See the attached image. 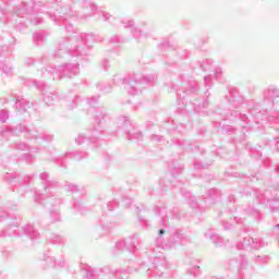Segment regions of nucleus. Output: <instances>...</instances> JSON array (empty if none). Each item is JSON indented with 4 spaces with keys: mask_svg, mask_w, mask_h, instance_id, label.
<instances>
[{
    "mask_svg": "<svg viewBox=\"0 0 279 279\" xmlns=\"http://www.w3.org/2000/svg\"><path fill=\"white\" fill-rule=\"evenodd\" d=\"M72 3H81L83 5V13L75 10L71 4L62 5V0H46L43 3L40 0H35L33 7L22 2L15 10L16 16L25 19L31 16L29 21L33 25H40L41 17L36 14L46 12L47 16L53 21L54 25H64L68 36L59 40L58 49L53 53V58H71L76 63H64L58 69L52 65H47L43 71V76L52 77V80H62V77H75L80 75V62H88L90 58V43L95 41L93 33H77L73 28L71 21H82L88 16L95 15L97 5L93 0H71Z\"/></svg>",
    "mask_w": 279,
    "mask_h": 279,
    "instance_id": "nucleus-1",
    "label": "nucleus"
},
{
    "mask_svg": "<svg viewBox=\"0 0 279 279\" xmlns=\"http://www.w3.org/2000/svg\"><path fill=\"white\" fill-rule=\"evenodd\" d=\"M165 234H167V230H158V236L155 240L157 248H151L148 253L150 266L146 268L147 278H165L169 274V269H171V264L167 262L165 253H161L160 250H173L177 245H184L189 241L182 230L169 233L167 240L163 238Z\"/></svg>",
    "mask_w": 279,
    "mask_h": 279,
    "instance_id": "nucleus-2",
    "label": "nucleus"
},
{
    "mask_svg": "<svg viewBox=\"0 0 279 279\" xmlns=\"http://www.w3.org/2000/svg\"><path fill=\"white\" fill-rule=\"evenodd\" d=\"M39 180L44 186V192L35 193V202L36 204H40L44 208H48V210H50L51 223H56L60 221V210L53 208H58L64 204V199L59 197L56 192H53L57 189H60V182L51 179L49 172H41L39 174Z\"/></svg>",
    "mask_w": 279,
    "mask_h": 279,
    "instance_id": "nucleus-3",
    "label": "nucleus"
},
{
    "mask_svg": "<svg viewBox=\"0 0 279 279\" xmlns=\"http://www.w3.org/2000/svg\"><path fill=\"white\" fill-rule=\"evenodd\" d=\"M1 221H7L8 227L0 232V239H5V236H21V234H26V236L31 238V241L40 239V233L33 227V225H27L21 229L19 228V221L12 220V218L9 217L8 211L0 209V222Z\"/></svg>",
    "mask_w": 279,
    "mask_h": 279,
    "instance_id": "nucleus-4",
    "label": "nucleus"
},
{
    "mask_svg": "<svg viewBox=\"0 0 279 279\" xmlns=\"http://www.w3.org/2000/svg\"><path fill=\"white\" fill-rule=\"evenodd\" d=\"M155 82L156 75L143 76L141 74H134L133 76L128 77H122L121 75L113 76V84H116V86H124L126 93L132 96L143 93V88Z\"/></svg>",
    "mask_w": 279,
    "mask_h": 279,
    "instance_id": "nucleus-5",
    "label": "nucleus"
},
{
    "mask_svg": "<svg viewBox=\"0 0 279 279\" xmlns=\"http://www.w3.org/2000/svg\"><path fill=\"white\" fill-rule=\"evenodd\" d=\"M94 121L95 124L92 134H78V136L75 138V143L78 145H82L83 143H95V141H97V138L104 134V130H106L108 123H110V114H108L106 109L102 107H98L94 111Z\"/></svg>",
    "mask_w": 279,
    "mask_h": 279,
    "instance_id": "nucleus-6",
    "label": "nucleus"
},
{
    "mask_svg": "<svg viewBox=\"0 0 279 279\" xmlns=\"http://www.w3.org/2000/svg\"><path fill=\"white\" fill-rule=\"evenodd\" d=\"M19 134H24L29 141H45L46 143H51L53 141V135L47 133H39L36 130H29L27 125L20 123L15 128L10 125L0 126V136L2 138H10V136H19Z\"/></svg>",
    "mask_w": 279,
    "mask_h": 279,
    "instance_id": "nucleus-7",
    "label": "nucleus"
},
{
    "mask_svg": "<svg viewBox=\"0 0 279 279\" xmlns=\"http://www.w3.org/2000/svg\"><path fill=\"white\" fill-rule=\"evenodd\" d=\"M29 82L38 88L41 93L43 101L46 104V106H56L60 101V95L53 88H51L49 85L45 84V82L41 81H27L26 86H31Z\"/></svg>",
    "mask_w": 279,
    "mask_h": 279,
    "instance_id": "nucleus-8",
    "label": "nucleus"
},
{
    "mask_svg": "<svg viewBox=\"0 0 279 279\" xmlns=\"http://www.w3.org/2000/svg\"><path fill=\"white\" fill-rule=\"evenodd\" d=\"M141 243V238L136 234L129 236L125 240H120L116 243L113 254H119V252H123V250H126L130 254H134Z\"/></svg>",
    "mask_w": 279,
    "mask_h": 279,
    "instance_id": "nucleus-9",
    "label": "nucleus"
},
{
    "mask_svg": "<svg viewBox=\"0 0 279 279\" xmlns=\"http://www.w3.org/2000/svg\"><path fill=\"white\" fill-rule=\"evenodd\" d=\"M33 175L21 177L16 172L7 173L4 175V180L12 184L15 189L13 191H17V193H23L25 191V186H29V182H32Z\"/></svg>",
    "mask_w": 279,
    "mask_h": 279,
    "instance_id": "nucleus-10",
    "label": "nucleus"
},
{
    "mask_svg": "<svg viewBox=\"0 0 279 279\" xmlns=\"http://www.w3.org/2000/svg\"><path fill=\"white\" fill-rule=\"evenodd\" d=\"M82 274L86 279H128V272L125 270H116L108 276L101 277L97 275V270L89 267L82 270Z\"/></svg>",
    "mask_w": 279,
    "mask_h": 279,
    "instance_id": "nucleus-11",
    "label": "nucleus"
},
{
    "mask_svg": "<svg viewBox=\"0 0 279 279\" xmlns=\"http://www.w3.org/2000/svg\"><path fill=\"white\" fill-rule=\"evenodd\" d=\"M260 247H265V241L260 238L254 239L246 236L243 239V242H236L235 244L236 250H245L246 252H250L251 250H260Z\"/></svg>",
    "mask_w": 279,
    "mask_h": 279,
    "instance_id": "nucleus-12",
    "label": "nucleus"
},
{
    "mask_svg": "<svg viewBox=\"0 0 279 279\" xmlns=\"http://www.w3.org/2000/svg\"><path fill=\"white\" fill-rule=\"evenodd\" d=\"M120 23L123 25L124 29H130L133 34V38L138 43H141V40H145V38H149V33L134 26V20L124 19Z\"/></svg>",
    "mask_w": 279,
    "mask_h": 279,
    "instance_id": "nucleus-13",
    "label": "nucleus"
},
{
    "mask_svg": "<svg viewBox=\"0 0 279 279\" xmlns=\"http://www.w3.org/2000/svg\"><path fill=\"white\" fill-rule=\"evenodd\" d=\"M228 267L229 269H235L239 279H243L245 267H247V258L243 254H240L239 257L229 259Z\"/></svg>",
    "mask_w": 279,
    "mask_h": 279,
    "instance_id": "nucleus-14",
    "label": "nucleus"
},
{
    "mask_svg": "<svg viewBox=\"0 0 279 279\" xmlns=\"http://www.w3.org/2000/svg\"><path fill=\"white\" fill-rule=\"evenodd\" d=\"M154 211L156 213V215H159V217H161L162 226H167L168 219H180V216L178 215V209H169L166 205L155 206Z\"/></svg>",
    "mask_w": 279,
    "mask_h": 279,
    "instance_id": "nucleus-15",
    "label": "nucleus"
},
{
    "mask_svg": "<svg viewBox=\"0 0 279 279\" xmlns=\"http://www.w3.org/2000/svg\"><path fill=\"white\" fill-rule=\"evenodd\" d=\"M264 99L271 101L272 110L279 114V90L276 87H269L264 92Z\"/></svg>",
    "mask_w": 279,
    "mask_h": 279,
    "instance_id": "nucleus-16",
    "label": "nucleus"
},
{
    "mask_svg": "<svg viewBox=\"0 0 279 279\" xmlns=\"http://www.w3.org/2000/svg\"><path fill=\"white\" fill-rule=\"evenodd\" d=\"M66 158H72L73 160H83V158H88V154L83 151L65 153L63 156L57 159L58 165L61 167H66V163L64 162Z\"/></svg>",
    "mask_w": 279,
    "mask_h": 279,
    "instance_id": "nucleus-17",
    "label": "nucleus"
},
{
    "mask_svg": "<svg viewBox=\"0 0 279 279\" xmlns=\"http://www.w3.org/2000/svg\"><path fill=\"white\" fill-rule=\"evenodd\" d=\"M14 106L17 109V112H20V114H24V112L32 110V102L23 98V96H16Z\"/></svg>",
    "mask_w": 279,
    "mask_h": 279,
    "instance_id": "nucleus-18",
    "label": "nucleus"
},
{
    "mask_svg": "<svg viewBox=\"0 0 279 279\" xmlns=\"http://www.w3.org/2000/svg\"><path fill=\"white\" fill-rule=\"evenodd\" d=\"M205 239H209V241H213V244L217 245L218 247L226 245V240L217 234L215 230H208L205 232Z\"/></svg>",
    "mask_w": 279,
    "mask_h": 279,
    "instance_id": "nucleus-19",
    "label": "nucleus"
},
{
    "mask_svg": "<svg viewBox=\"0 0 279 279\" xmlns=\"http://www.w3.org/2000/svg\"><path fill=\"white\" fill-rule=\"evenodd\" d=\"M245 215H248V217H253L256 221H260L263 219V213H260V209L256 207V205H247L246 208H244Z\"/></svg>",
    "mask_w": 279,
    "mask_h": 279,
    "instance_id": "nucleus-20",
    "label": "nucleus"
},
{
    "mask_svg": "<svg viewBox=\"0 0 279 279\" xmlns=\"http://www.w3.org/2000/svg\"><path fill=\"white\" fill-rule=\"evenodd\" d=\"M219 197H221V192H219V190L211 189L208 191L204 199L206 204H217V202H219Z\"/></svg>",
    "mask_w": 279,
    "mask_h": 279,
    "instance_id": "nucleus-21",
    "label": "nucleus"
},
{
    "mask_svg": "<svg viewBox=\"0 0 279 279\" xmlns=\"http://www.w3.org/2000/svg\"><path fill=\"white\" fill-rule=\"evenodd\" d=\"M118 125H120V128H122L123 130H130V128L132 130H136V126L132 124V121H130V118L125 116H120L118 118Z\"/></svg>",
    "mask_w": 279,
    "mask_h": 279,
    "instance_id": "nucleus-22",
    "label": "nucleus"
},
{
    "mask_svg": "<svg viewBox=\"0 0 279 279\" xmlns=\"http://www.w3.org/2000/svg\"><path fill=\"white\" fill-rule=\"evenodd\" d=\"M236 117H239L240 121H243L244 123H247V116L243 114V113H239V111H227L225 113V119H229L230 121H234V119H236Z\"/></svg>",
    "mask_w": 279,
    "mask_h": 279,
    "instance_id": "nucleus-23",
    "label": "nucleus"
},
{
    "mask_svg": "<svg viewBox=\"0 0 279 279\" xmlns=\"http://www.w3.org/2000/svg\"><path fill=\"white\" fill-rule=\"evenodd\" d=\"M48 241L52 245H64V243L66 242L64 236L56 233L50 234V236L48 238Z\"/></svg>",
    "mask_w": 279,
    "mask_h": 279,
    "instance_id": "nucleus-24",
    "label": "nucleus"
},
{
    "mask_svg": "<svg viewBox=\"0 0 279 279\" xmlns=\"http://www.w3.org/2000/svg\"><path fill=\"white\" fill-rule=\"evenodd\" d=\"M182 194L185 195L186 199L189 201V206L193 209L199 208V203H197V197L191 195V192L182 191Z\"/></svg>",
    "mask_w": 279,
    "mask_h": 279,
    "instance_id": "nucleus-25",
    "label": "nucleus"
},
{
    "mask_svg": "<svg viewBox=\"0 0 279 279\" xmlns=\"http://www.w3.org/2000/svg\"><path fill=\"white\" fill-rule=\"evenodd\" d=\"M12 56V50L8 46H2L0 48V63H3L4 60H8Z\"/></svg>",
    "mask_w": 279,
    "mask_h": 279,
    "instance_id": "nucleus-26",
    "label": "nucleus"
},
{
    "mask_svg": "<svg viewBox=\"0 0 279 279\" xmlns=\"http://www.w3.org/2000/svg\"><path fill=\"white\" fill-rule=\"evenodd\" d=\"M43 260L47 267H56V257L51 256L49 252L44 254Z\"/></svg>",
    "mask_w": 279,
    "mask_h": 279,
    "instance_id": "nucleus-27",
    "label": "nucleus"
},
{
    "mask_svg": "<svg viewBox=\"0 0 279 279\" xmlns=\"http://www.w3.org/2000/svg\"><path fill=\"white\" fill-rule=\"evenodd\" d=\"M84 104V100L80 96H75L70 104L66 105L68 110H73L74 108H77L78 106H82Z\"/></svg>",
    "mask_w": 279,
    "mask_h": 279,
    "instance_id": "nucleus-28",
    "label": "nucleus"
},
{
    "mask_svg": "<svg viewBox=\"0 0 279 279\" xmlns=\"http://www.w3.org/2000/svg\"><path fill=\"white\" fill-rule=\"evenodd\" d=\"M73 208L76 213H80V215H85L86 213V207H84L82 201L73 199Z\"/></svg>",
    "mask_w": 279,
    "mask_h": 279,
    "instance_id": "nucleus-29",
    "label": "nucleus"
},
{
    "mask_svg": "<svg viewBox=\"0 0 279 279\" xmlns=\"http://www.w3.org/2000/svg\"><path fill=\"white\" fill-rule=\"evenodd\" d=\"M33 40L35 45H43L45 43V33L44 32H37L33 35Z\"/></svg>",
    "mask_w": 279,
    "mask_h": 279,
    "instance_id": "nucleus-30",
    "label": "nucleus"
},
{
    "mask_svg": "<svg viewBox=\"0 0 279 279\" xmlns=\"http://www.w3.org/2000/svg\"><path fill=\"white\" fill-rule=\"evenodd\" d=\"M170 172L172 178H175V175H180V173H182V170L184 169L183 166H175V163L172 162L171 166H169Z\"/></svg>",
    "mask_w": 279,
    "mask_h": 279,
    "instance_id": "nucleus-31",
    "label": "nucleus"
},
{
    "mask_svg": "<svg viewBox=\"0 0 279 279\" xmlns=\"http://www.w3.org/2000/svg\"><path fill=\"white\" fill-rule=\"evenodd\" d=\"M64 189L69 193H78L80 192V186L77 184L71 183V182H65L64 183Z\"/></svg>",
    "mask_w": 279,
    "mask_h": 279,
    "instance_id": "nucleus-32",
    "label": "nucleus"
},
{
    "mask_svg": "<svg viewBox=\"0 0 279 279\" xmlns=\"http://www.w3.org/2000/svg\"><path fill=\"white\" fill-rule=\"evenodd\" d=\"M96 88H98L100 90V93H104L105 95H108V93H112V86L106 85L104 83H98L96 85Z\"/></svg>",
    "mask_w": 279,
    "mask_h": 279,
    "instance_id": "nucleus-33",
    "label": "nucleus"
},
{
    "mask_svg": "<svg viewBox=\"0 0 279 279\" xmlns=\"http://www.w3.org/2000/svg\"><path fill=\"white\" fill-rule=\"evenodd\" d=\"M40 62H43V59H34L28 57L24 60V66H34L36 64H40Z\"/></svg>",
    "mask_w": 279,
    "mask_h": 279,
    "instance_id": "nucleus-34",
    "label": "nucleus"
},
{
    "mask_svg": "<svg viewBox=\"0 0 279 279\" xmlns=\"http://www.w3.org/2000/svg\"><path fill=\"white\" fill-rule=\"evenodd\" d=\"M254 262L257 265H267V263H269V256H267V255H264V256L257 255V256H255Z\"/></svg>",
    "mask_w": 279,
    "mask_h": 279,
    "instance_id": "nucleus-35",
    "label": "nucleus"
},
{
    "mask_svg": "<svg viewBox=\"0 0 279 279\" xmlns=\"http://www.w3.org/2000/svg\"><path fill=\"white\" fill-rule=\"evenodd\" d=\"M10 119V112L5 109L0 110V123H8Z\"/></svg>",
    "mask_w": 279,
    "mask_h": 279,
    "instance_id": "nucleus-36",
    "label": "nucleus"
},
{
    "mask_svg": "<svg viewBox=\"0 0 279 279\" xmlns=\"http://www.w3.org/2000/svg\"><path fill=\"white\" fill-rule=\"evenodd\" d=\"M15 149H17L19 151H29V149H32V148L27 145V143L19 142L15 145Z\"/></svg>",
    "mask_w": 279,
    "mask_h": 279,
    "instance_id": "nucleus-37",
    "label": "nucleus"
},
{
    "mask_svg": "<svg viewBox=\"0 0 279 279\" xmlns=\"http://www.w3.org/2000/svg\"><path fill=\"white\" fill-rule=\"evenodd\" d=\"M198 90L197 82L190 83L189 88L185 90L186 95H193Z\"/></svg>",
    "mask_w": 279,
    "mask_h": 279,
    "instance_id": "nucleus-38",
    "label": "nucleus"
},
{
    "mask_svg": "<svg viewBox=\"0 0 279 279\" xmlns=\"http://www.w3.org/2000/svg\"><path fill=\"white\" fill-rule=\"evenodd\" d=\"M177 145L178 147H181L182 149H184V151H191L193 149V147H191V144H189V142L178 141Z\"/></svg>",
    "mask_w": 279,
    "mask_h": 279,
    "instance_id": "nucleus-39",
    "label": "nucleus"
},
{
    "mask_svg": "<svg viewBox=\"0 0 279 279\" xmlns=\"http://www.w3.org/2000/svg\"><path fill=\"white\" fill-rule=\"evenodd\" d=\"M210 66H213V60L206 59L205 62L199 64V68L202 71H210Z\"/></svg>",
    "mask_w": 279,
    "mask_h": 279,
    "instance_id": "nucleus-40",
    "label": "nucleus"
},
{
    "mask_svg": "<svg viewBox=\"0 0 279 279\" xmlns=\"http://www.w3.org/2000/svg\"><path fill=\"white\" fill-rule=\"evenodd\" d=\"M0 71H2L4 75H12V66L5 63H0Z\"/></svg>",
    "mask_w": 279,
    "mask_h": 279,
    "instance_id": "nucleus-41",
    "label": "nucleus"
},
{
    "mask_svg": "<svg viewBox=\"0 0 279 279\" xmlns=\"http://www.w3.org/2000/svg\"><path fill=\"white\" fill-rule=\"evenodd\" d=\"M203 108H208V100H203L202 104L194 102V111L201 112Z\"/></svg>",
    "mask_w": 279,
    "mask_h": 279,
    "instance_id": "nucleus-42",
    "label": "nucleus"
},
{
    "mask_svg": "<svg viewBox=\"0 0 279 279\" xmlns=\"http://www.w3.org/2000/svg\"><path fill=\"white\" fill-rule=\"evenodd\" d=\"M269 123H271V125H274L275 130L279 131V117L276 116H270L268 118Z\"/></svg>",
    "mask_w": 279,
    "mask_h": 279,
    "instance_id": "nucleus-43",
    "label": "nucleus"
},
{
    "mask_svg": "<svg viewBox=\"0 0 279 279\" xmlns=\"http://www.w3.org/2000/svg\"><path fill=\"white\" fill-rule=\"evenodd\" d=\"M121 43H123V39L119 35H113L109 38V45H121Z\"/></svg>",
    "mask_w": 279,
    "mask_h": 279,
    "instance_id": "nucleus-44",
    "label": "nucleus"
},
{
    "mask_svg": "<svg viewBox=\"0 0 279 279\" xmlns=\"http://www.w3.org/2000/svg\"><path fill=\"white\" fill-rule=\"evenodd\" d=\"M190 276H193L194 278H197L199 274H202V270H199V266H193L189 269Z\"/></svg>",
    "mask_w": 279,
    "mask_h": 279,
    "instance_id": "nucleus-45",
    "label": "nucleus"
},
{
    "mask_svg": "<svg viewBox=\"0 0 279 279\" xmlns=\"http://www.w3.org/2000/svg\"><path fill=\"white\" fill-rule=\"evenodd\" d=\"M151 143H165V137L162 135H150Z\"/></svg>",
    "mask_w": 279,
    "mask_h": 279,
    "instance_id": "nucleus-46",
    "label": "nucleus"
},
{
    "mask_svg": "<svg viewBox=\"0 0 279 279\" xmlns=\"http://www.w3.org/2000/svg\"><path fill=\"white\" fill-rule=\"evenodd\" d=\"M97 101H99V96H93V97L86 99V104L88 106H95V104H97Z\"/></svg>",
    "mask_w": 279,
    "mask_h": 279,
    "instance_id": "nucleus-47",
    "label": "nucleus"
},
{
    "mask_svg": "<svg viewBox=\"0 0 279 279\" xmlns=\"http://www.w3.org/2000/svg\"><path fill=\"white\" fill-rule=\"evenodd\" d=\"M22 158L27 163H33L34 162V156L32 154H29V153L24 154Z\"/></svg>",
    "mask_w": 279,
    "mask_h": 279,
    "instance_id": "nucleus-48",
    "label": "nucleus"
},
{
    "mask_svg": "<svg viewBox=\"0 0 279 279\" xmlns=\"http://www.w3.org/2000/svg\"><path fill=\"white\" fill-rule=\"evenodd\" d=\"M107 208L108 210H114V208H119V203H117V201H112V202H109L107 204Z\"/></svg>",
    "mask_w": 279,
    "mask_h": 279,
    "instance_id": "nucleus-49",
    "label": "nucleus"
},
{
    "mask_svg": "<svg viewBox=\"0 0 279 279\" xmlns=\"http://www.w3.org/2000/svg\"><path fill=\"white\" fill-rule=\"evenodd\" d=\"M204 84L206 88H210L213 86V77L210 75L204 77Z\"/></svg>",
    "mask_w": 279,
    "mask_h": 279,
    "instance_id": "nucleus-50",
    "label": "nucleus"
},
{
    "mask_svg": "<svg viewBox=\"0 0 279 279\" xmlns=\"http://www.w3.org/2000/svg\"><path fill=\"white\" fill-rule=\"evenodd\" d=\"M128 135H129V141H132V138H137L138 141H143V133L141 132L135 133L134 136L130 135V133H128Z\"/></svg>",
    "mask_w": 279,
    "mask_h": 279,
    "instance_id": "nucleus-51",
    "label": "nucleus"
},
{
    "mask_svg": "<svg viewBox=\"0 0 279 279\" xmlns=\"http://www.w3.org/2000/svg\"><path fill=\"white\" fill-rule=\"evenodd\" d=\"M122 204H123V206H125L126 208H130V206H132V198L124 197V198L122 199Z\"/></svg>",
    "mask_w": 279,
    "mask_h": 279,
    "instance_id": "nucleus-52",
    "label": "nucleus"
},
{
    "mask_svg": "<svg viewBox=\"0 0 279 279\" xmlns=\"http://www.w3.org/2000/svg\"><path fill=\"white\" fill-rule=\"evenodd\" d=\"M194 169H208V166L202 165V162H199V161H195Z\"/></svg>",
    "mask_w": 279,
    "mask_h": 279,
    "instance_id": "nucleus-53",
    "label": "nucleus"
},
{
    "mask_svg": "<svg viewBox=\"0 0 279 279\" xmlns=\"http://www.w3.org/2000/svg\"><path fill=\"white\" fill-rule=\"evenodd\" d=\"M101 66H102L104 71H108V69H110V61H108L106 59L102 60Z\"/></svg>",
    "mask_w": 279,
    "mask_h": 279,
    "instance_id": "nucleus-54",
    "label": "nucleus"
},
{
    "mask_svg": "<svg viewBox=\"0 0 279 279\" xmlns=\"http://www.w3.org/2000/svg\"><path fill=\"white\" fill-rule=\"evenodd\" d=\"M222 73L223 72L221 71V68H216L215 69V77H216V80H219V77H221Z\"/></svg>",
    "mask_w": 279,
    "mask_h": 279,
    "instance_id": "nucleus-55",
    "label": "nucleus"
},
{
    "mask_svg": "<svg viewBox=\"0 0 279 279\" xmlns=\"http://www.w3.org/2000/svg\"><path fill=\"white\" fill-rule=\"evenodd\" d=\"M101 19L104 21H110V19H112V15H110V13L102 12L101 13Z\"/></svg>",
    "mask_w": 279,
    "mask_h": 279,
    "instance_id": "nucleus-56",
    "label": "nucleus"
},
{
    "mask_svg": "<svg viewBox=\"0 0 279 279\" xmlns=\"http://www.w3.org/2000/svg\"><path fill=\"white\" fill-rule=\"evenodd\" d=\"M54 267H64V258L56 259V266Z\"/></svg>",
    "mask_w": 279,
    "mask_h": 279,
    "instance_id": "nucleus-57",
    "label": "nucleus"
},
{
    "mask_svg": "<svg viewBox=\"0 0 279 279\" xmlns=\"http://www.w3.org/2000/svg\"><path fill=\"white\" fill-rule=\"evenodd\" d=\"M222 226L225 230H230V228H232V223H229L227 221H222Z\"/></svg>",
    "mask_w": 279,
    "mask_h": 279,
    "instance_id": "nucleus-58",
    "label": "nucleus"
},
{
    "mask_svg": "<svg viewBox=\"0 0 279 279\" xmlns=\"http://www.w3.org/2000/svg\"><path fill=\"white\" fill-rule=\"evenodd\" d=\"M275 149L279 151V137L275 138Z\"/></svg>",
    "mask_w": 279,
    "mask_h": 279,
    "instance_id": "nucleus-59",
    "label": "nucleus"
},
{
    "mask_svg": "<svg viewBox=\"0 0 279 279\" xmlns=\"http://www.w3.org/2000/svg\"><path fill=\"white\" fill-rule=\"evenodd\" d=\"M234 221H235L236 223H243V221H242V219H241V216H239V215H235V216H234Z\"/></svg>",
    "mask_w": 279,
    "mask_h": 279,
    "instance_id": "nucleus-60",
    "label": "nucleus"
},
{
    "mask_svg": "<svg viewBox=\"0 0 279 279\" xmlns=\"http://www.w3.org/2000/svg\"><path fill=\"white\" fill-rule=\"evenodd\" d=\"M108 271H110V268L108 266L100 269L101 274H107Z\"/></svg>",
    "mask_w": 279,
    "mask_h": 279,
    "instance_id": "nucleus-61",
    "label": "nucleus"
},
{
    "mask_svg": "<svg viewBox=\"0 0 279 279\" xmlns=\"http://www.w3.org/2000/svg\"><path fill=\"white\" fill-rule=\"evenodd\" d=\"M174 130H184V124H178L177 126H174Z\"/></svg>",
    "mask_w": 279,
    "mask_h": 279,
    "instance_id": "nucleus-62",
    "label": "nucleus"
},
{
    "mask_svg": "<svg viewBox=\"0 0 279 279\" xmlns=\"http://www.w3.org/2000/svg\"><path fill=\"white\" fill-rule=\"evenodd\" d=\"M222 130H234V126L231 125H223Z\"/></svg>",
    "mask_w": 279,
    "mask_h": 279,
    "instance_id": "nucleus-63",
    "label": "nucleus"
},
{
    "mask_svg": "<svg viewBox=\"0 0 279 279\" xmlns=\"http://www.w3.org/2000/svg\"><path fill=\"white\" fill-rule=\"evenodd\" d=\"M138 219H140V221H141V223H147V220L145 219V218H143V217H138Z\"/></svg>",
    "mask_w": 279,
    "mask_h": 279,
    "instance_id": "nucleus-64",
    "label": "nucleus"
}]
</instances>
